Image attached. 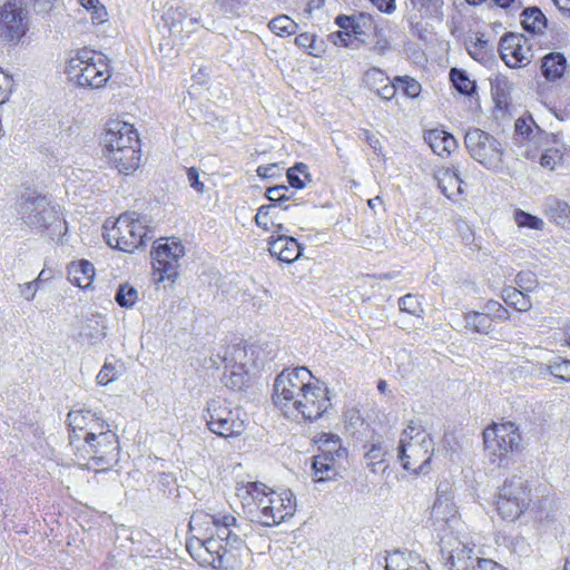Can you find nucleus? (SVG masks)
Masks as SVG:
<instances>
[{
	"instance_id": "obj_16",
	"label": "nucleus",
	"mask_w": 570,
	"mask_h": 570,
	"mask_svg": "<svg viewBox=\"0 0 570 570\" xmlns=\"http://www.w3.org/2000/svg\"><path fill=\"white\" fill-rule=\"evenodd\" d=\"M501 59L511 68L528 65L532 57L529 39L520 33H509L499 43Z\"/></svg>"
},
{
	"instance_id": "obj_59",
	"label": "nucleus",
	"mask_w": 570,
	"mask_h": 570,
	"mask_svg": "<svg viewBox=\"0 0 570 570\" xmlns=\"http://www.w3.org/2000/svg\"><path fill=\"white\" fill-rule=\"evenodd\" d=\"M354 36H363L373 26V18L371 14L365 12H358L354 14Z\"/></svg>"
},
{
	"instance_id": "obj_53",
	"label": "nucleus",
	"mask_w": 570,
	"mask_h": 570,
	"mask_svg": "<svg viewBox=\"0 0 570 570\" xmlns=\"http://www.w3.org/2000/svg\"><path fill=\"white\" fill-rule=\"evenodd\" d=\"M562 160V154L558 148L546 149L539 158L540 165L549 170H554Z\"/></svg>"
},
{
	"instance_id": "obj_47",
	"label": "nucleus",
	"mask_w": 570,
	"mask_h": 570,
	"mask_svg": "<svg viewBox=\"0 0 570 570\" xmlns=\"http://www.w3.org/2000/svg\"><path fill=\"white\" fill-rule=\"evenodd\" d=\"M389 80L390 78L379 68L368 69L363 77L364 86L374 92Z\"/></svg>"
},
{
	"instance_id": "obj_34",
	"label": "nucleus",
	"mask_w": 570,
	"mask_h": 570,
	"mask_svg": "<svg viewBox=\"0 0 570 570\" xmlns=\"http://www.w3.org/2000/svg\"><path fill=\"white\" fill-rule=\"evenodd\" d=\"M366 452L364 454L367 465L372 468V471L377 472L376 465L384 463L385 455L389 452L387 445L380 439L372 441L370 444H365Z\"/></svg>"
},
{
	"instance_id": "obj_29",
	"label": "nucleus",
	"mask_w": 570,
	"mask_h": 570,
	"mask_svg": "<svg viewBox=\"0 0 570 570\" xmlns=\"http://www.w3.org/2000/svg\"><path fill=\"white\" fill-rule=\"evenodd\" d=\"M225 371L220 379L222 383L232 391H243L249 384L248 370H238L235 367L224 366Z\"/></svg>"
},
{
	"instance_id": "obj_31",
	"label": "nucleus",
	"mask_w": 570,
	"mask_h": 570,
	"mask_svg": "<svg viewBox=\"0 0 570 570\" xmlns=\"http://www.w3.org/2000/svg\"><path fill=\"white\" fill-rule=\"evenodd\" d=\"M107 326L102 320L91 317L86 321L80 335L91 345L99 344L106 337Z\"/></svg>"
},
{
	"instance_id": "obj_49",
	"label": "nucleus",
	"mask_w": 570,
	"mask_h": 570,
	"mask_svg": "<svg viewBox=\"0 0 570 570\" xmlns=\"http://www.w3.org/2000/svg\"><path fill=\"white\" fill-rule=\"evenodd\" d=\"M275 204L262 205L255 215L257 226L265 230H269V224L275 225L273 222V217H275Z\"/></svg>"
},
{
	"instance_id": "obj_37",
	"label": "nucleus",
	"mask_w": 570,
	"mask_h": 570,
	"mask_svg": "<svg viewBox=\"0 0 570 570\" xmlns=\"http://www.w3.org/2000/svg\"><path fill=\"white\" fill-rule=\"evenodd\" d=\"M547 212L557 225L563 226L570 220V205L564 200L557 198L549 200Z\"/></svg>"
},
{
	"instance_id": "obj_9",
	"label": "nucleus",
	"mask_w": 570,
	"mask_h": 570,
	"mask_svg": "<svg viewBox=\"0 0 570 570\" xmlns=\"http://www.w3.org/2000/svg\"><path fill=\"white\" fill-rule=\"evenodd\" d=\"M293 404L283 414L293 420L299 417L306 421L317 420L323 416L331 406L327 389L309 383Z\"/></svg>"
},
{
	"instance_id": "obj_1",
	"label": "nucleus",
	"mask_w": 570,
	"mask_h": 570,
	"mask_svg": "<svg viewBox=\"0 0 570 570\" xmlns=\"http://www.w3.org/2000/svg\"><path fill=\"white\" fill-rule=\"evenodd\" d=\"M210 518L215 530L199 543V549L206 553L203 561L213 568L240 569L249 552L243 539L246 535L243 524L232 514H213Z\"/></svg>"
},
{
	"instance_id": "obj_19",
	"label": "nucleus",
	"mask_w": 570,
	"mask_h": 570,
	"mask_svg": "<svg viewBox=\"0 0 570 570\" xmlns=\"http://www.w3.org/2000/svg\"><path fill=\"white\" fill-rule=\"evenodd\" d=\"M448 482H441L436 488V499L431 509V515L436 521L450 522L455 518L458 511L450 493Z\"/></svg>"
},
{
	"instance_id": "obj_30",
	"label": "nucleus",
	"mask_w": 570,
	"mask_h": 570,
	"mask_svg": "<svg viewBox=\"0 0 570 570\" xmlns=\"http://www.w3.org/2000/svg\"><path fill=\"white\" fill-rule=\"evenodd\" d=\"M521 17L522 27L528 32L539 33L547 27V18L538 7L525 8Z\"/></svg>"
},
{
	"instance_id": "obj_46",
	"label": "nucleus",
	"mask_w": 570,
	"mask_h": 570,
	"mask_svg": "<svg viewBox=\"0 0 570 570\" xmlns=\"http://www.w3.org/2000/svg\"><path fill=\"white\" fill-rule=\"evenodd\" d=\"M299 175H303L306 179H309L311 176L307 171V166L303 163H297L295 166L287 170L286 177L291 187L296 189H302L305 187V181L301 178Z\"/></svg>"
},
{
	"instance_id": "obj_45",
	"label": "nucleus",
	"mask_w": 570,
	"mask_h": 570,
	"mask_svg": "<svg viewBox=\"0 0 570 570\" xmlns=\"http://www.w3.org/2000/svg\"><path fill=\"white\" fill-rule=\"evenodd\" d=\"M90 410H73L67 415L69 428L79 431H87L89 426L90 415H94Z\"/></svg>"
},
{
	"instance_id": "obj_7",
	"label": "nucleus",
	"mask_w": 570,
	"mask_h": 570,
	"mask_svg": "<svg viewBox=\"0 0 570 570\" xmlns=\"http://www.w3.org/2000/svg\"><path fill=\"white\" fill-rule=\"evenodd\" d=\"M464 145L471 158L484 168L495 170L501 167L504 149L494 136L480 128H469Z\"/></svg>"
},
{
	"instance_id": "obj_27",
	"label": "nucleus",
	"mask_w": 570,
	"mask_h": 570,
	"mask_svg": "<svg viewBox=\"0 0 570 570\" xmlns=\"http://www.w3.org/2000/svg\"><path fill=\"white\" fill-rule=\"evenodd\" d=\"M94 275V265L88 261H80L68 269V279L80 288H88Z\"/></svg>"
},
{
	"instance_id": "obj_44",
	"label": "nucleus",
	"mask_w": 570,
	"mask_h": 570,
	"mask_svg": "<svg viewBox=\"0 0 570 570\" xmlns=\"http://www.w3.org/2000/svg\"><path fill=\"white\" fill-rule=\"evenodd\" d=\"M138 298V293L136 288L128 283L119 285L116 295L115 301L117 304L121 307H131L135 305Z\"/></svg>"
},
{
	"instance_id": "obj_6",
	"label": "nucleus",
	"mask_w": 570,
	"mask_h": 570,
	"mask_svg": "<svg viewBox=\"0 0 570 570\" xmlns=\"http://www.w3.org/2000/svg\"><path fill=\"white\" fill-rule=\"evenodd\" d=\"M531 502V488L521 475L514 474L505 479L498 489L497 511L504 520H517L529 509Z\"/></svg>"
},
{
	"instance_id": "obj_4",
	"label": "nucleus",
	"mask_w": 570,
	"mask_h": 570,
	"mask_svg": "<svg viewBox=\"0 0 570 570\" xmlns=\"http://www.w3.org/2000/svg\"><path fill=\"white\" fill-rule=\"evenodd\" d=\"M66 73L77 86L90 89L102 88L111 76L106 57L87 48L68 60Z\"/></svg>"
},
{
	"instance_id": "obj_63",
	"label": "nucleus",
	"mask_w": 570,
	"mask_h": 570,
	"mask_svg": "<svg viewBox=\"0 0 570 570\" xmlns=\"http://www.w3.org/2000/svg\"><path fill=\"white\" fill-rule=\"evenodd\" d=\"M288 237L286 235H277V237L272 236L268 240V250L272 256L279 257L282 255L283 249L288 244Z\"/></svg>"
},
{
	"instance_id": "obj_24",
	"label": "nucleus",
	"mask_w": 570,
	"mask_h": 570,
	"mask_svg": "<svg viewBox=\"0 0 570 570\" xmlns=\"http://www.w3.org/2000/svg\"><path fill=\"white\" fill-rule=\"evenodd\" d=\"M424 139L430 145L432 150L440 156L443 153L450 155L458 147L456 139L444 130H429L425 134Z\"/></svg>"
},
{
	"instance_id": "obj_15",
	"label": "nucleus",
	"mask_w": 570,
	"mask_h": 570,
	"mask_svg": "<svg viewBox=\"0 0 570 570\" xmlns=\"http://www.w3.org/2000/svg\"><path fill=\"white\" fill-rule=\"evenodd\" d=\"M87 452L91 454V460L101 471H107L117 464L119 460L118 436L110 429L95 441H86Z\"/></svg>"
},
{
	"instance_id": "obj_42",
	"label": "nucleus",
	"mask_w": 570,
	"mask_h": 570,
	"mask_svg": "<svg viewBox=\"0 0 570 570\" xmlns=\"http://www.w3.org/2000/svg\"><path fill=\"white\" fill-rule=\"evenodd\" d=\"M514 222L520 228H530L535 230H542L544 227V222L538 217L534 216L528 212H524L522 209H515L514 214Z\"/></svg>"
},
{
	"instance_id": "obj_28",
	"label": "nucleus",
	"mask_w": 570,
	"mask_h": 570,
	"mask_svg": "<svg viewBox=\"0 0 570 570\" xmlns=\"http://www.w3.org/2000/svg\"><path fill=\"white\" fill-rule=\"evenodd\" d=\"M531 511L534 522H537L542 530H547L556 522V511L551 500L547 498L538 500Z\"/></svg>"
},
{
	"instance_id": "obj_18",
	"label": "nucleus",
	"mask_w": 570,
	"mask_h": 570,
	"mask_svg": "<svg viewBox=\"0 0 570 570\" xmlns=\"http://www.w3.org/2000/svg\"><path fill=\"white\" fill-rule=\"evenodd\" d=\"M441 554L450 570H474L475 564H479L482 559L474 553L473 548L456 539L453 542L442 540Z\"/></svg>"
},
{
	"instance_id": "obj_38",
	"label": "nucleus",
	"mask_w": 570,
	"mask_h": 570,
	"mask_svg": "<svg viewBox=\"0 0 570 570\" xmlns=\"http://www.w3.org/2000/svg\"><path fill=\"white\" fill-rule=\"evenodd\" d=\"M450 80L453 87L462 95L472 96L475 92V82L470 80L466 72L462 69L452 68L450 70Z\"/></svg>"
},
{
	"instance_id": "obj_61",
	"label": "nucleus",
	"mask_w": 570,
	"mask_h": 570,
	"mask_svg": "<svg viewBox=\"0 0 570 570\" xmlns=\"http://www.w3.org/2000/svg\"><path fill=\"white\" fill-rule=\"evenodd\" d=\"M533 126L535 129L539 130V127L534 124L532 119H523L519 118L515 121V132L522 137H524L528 140H531L533 138Z\"/></svg>"
},
{
	"instance_id": "obj_51",
	"label": "nucleus",
	"mask_w": 570,
	"mask_h": 570,
	"mask_svg": "<svg viewBox=\"0 0 570 570\" xmlns=\"http://www.w3.org/2000/svg\"><path fill=\"white\" fill-rule=\"evenodd\" d=\"M465 46L470 56L475 60H483L489 49V42L483 37H476L475 41L469 40Z\"/></svg>"
},
{
	"instance_id": "obj_58",
	"label": "nucleus",
	"mask_w": 570,
	"mask_h": 570,
	"mask_svg": "<svg viewBox=\"0 0 570 570\" xmlns=\"http://www.w3.org/2000/svg\"><path fill=\"white\" fill-rule=\"evenodd\" d=\"M515 284L523 293L532 292L538 286L537 276L530 271L520 272L515 276Z\"/></svg>"
},
{
	"instance_id": "obj_3",
	"label": "nucleus",
	"mask_w": 570,
	"mask_h": 570,
	"mask_svg": "<svg viewBox=\"0 0 570 570\" xmlns=\"http://www.w3.org/2000/svg\"><path fill=\"white\" fill-rule=\"evenodd\" d=\"M433 451V439L411 421L403 430L397 446V458L403 469L414 473H426Z\"/></svg>"
},
{
	"instance_id": "obj_52",
	"label": "nucleus",
	"mask_w": 570,
	"mask_h": 570,
	"mask_svg": "<svg viewBox=\"0 0 570 570\" xmlns=\"http://www.w3.org/2000/svg\"><path fill=\"white\" fill-rule=\"evenodd\" d=\"M395 82L401 85L402 92L409 98H415L421 92L420 82L409 76H397Z\"/></svg>"
},
{
	"instance_id": "obj_55",
	"label": "nucleus",
	"mask_w": 570,
	"mask_h": 570,
	"mask_svg": "<svg viewBox=\"0 0 570 570\" xmlns=\"http://www.w3.org/2000/svg\"><path fill=\"white\" fill-rule=\"evenodd\" d=\"M483 311L492 321H507L510 317L509 311L502 304L493 299L485 303Z\"/></svg>"
},
{
	"instance_id": "obj_11",
	"label": "nucleus",
	"mask_w": 570,
	"mask_h": 570,
	"mask_svg": "<svg viewBox=\"0 0 570 570\" xmlns=\"http://www.w3.org/2000/svg\"><path fill=\"white\" fill-rule=\"evenodd\" d=\"M257 509L259 511L258 521L264 527H273L294 515L296 500L291 490H284L279 493L271 490L268 498L259 500Z\"/></svg>"
},
{
	"instance_id": "obj_23",
	"label": "nucleus",
	"mask_w": 570,
	"mask_h": 570,
	"mask_svg": "<svg viewBox=\"0 0 570 570\" xmlns=\"http://www.w3.org/2000/svg\"><path fill=\"white\" fill-rule=\"evenodd\" d=\"M435 179L438 180V185L444 196L451 198L454 195V189L456 194H462V179L460 177V170L456 166L452 168H445L435 174Z\"/></svg>"
},
{
	"instance_id": "obj_36",
	"label": "nucleus",
	"mask_w": 570,
	"mask_h": 570,
	"mask_svg": "<svg viewBox=\"0 0 570 570\" xmlns=\"http://www.w3.org/2000/svg\"><path fill=\"white\" fill-rule=\"evenodd\" d=\"M502 298L508 305L513 306L519 312H527L532 306L529 296L515 287L503 288Z\"/></svg>"
},
{
	"instance_id": "obj_40",
	"label": "nucleus",
	"mask_w": 570,
	"mask_h": 570,
	"mask_svg": "<svg viewBox=\"0 0 570 570\" xmlns=\"http://www.w3.org/2000/svg\"><path fill=\"white\" fill-rule=\"evenodd\" d=\"M122 367V364L118 361L110 362L109 360H106L104 366L99 371L96 380L99 385H108L109 383L116 381L120 376V368Z\"/></svg>"
},
{
	"instance_id": "obj_39",
	"label": "nucleus",
	"mask_w": 570,
	"mask_h": 570,
	"mask_svg": "<svg viewBox=\"0 0 570 570\" xmlns=\"http://www.w3.org/2000/svg\"><path fill=\"white\" fill-rule=\"evenodd\" d=\"M268 28L277 36H291L297 30V23L292 20L288 16H278L272 19L268 23Z\"/></svg>"
},
{
	"instance_id": "obj_8",
	"label": "nucleus",
	"mask_w": 570,
	"mask_h": 570,
	"mask_svg": "<svg viewBox=\"0 0 570 570\" xmlns=\"http://www.w3.org/2000/svg\"><path fill=\"white\" fill-rule=\"evenodd\" d=\"M312 377V373L305 366L282 371L274 382V404L284 412L309 386Z\"/></svg>"
},
{
	"instance_id": "obj_60",
	"label": "nucleus",
	"mask_w": 570,
	"mask_h": 570,
	"mask_svg": "<svg viewBox=\"0 0 570 570\" xmlns=\"http://www.w3.org/2000/svg\"><path fill=\"white\" fill-rule=\"evenodd\" d=\"M332 42L336 46H343L355 49L358 47V39L356 36L352 38V33L347 31H336L330 35Z\"/></svg>"
},
{
	"instance_id": "obj_20",
	"label": "nucleus",
	"mask_w": 570,
	"mask_h": 570,
	"mask_svg": "<svg viewBox=\"0 0 570 570\" xmlns=\"http://www.w3.org/2000/svg\"><path fill=\"white\" fill-rule=\"evenodd\" d=\"M385 570H430V568L416 552L394 550L385 557Z\"/></svg>"
},
{
	"instance_id": "obj_22",
	"label": "nucleus",
	"mask_w": 570,
	"mask_h": 570,
	"mask_svg": "<svg viewBox=\"0 0 570 570\" xmlns=\"http://www.w3.org/2000/svg\"><path fill=\"white\" fill-rule=\"evenodd\" d=\"M346 459H338L330 454H316L313 458V471L316 482L333 480L340 475L344 469L343 463Z\"/></svg>"
},
{
	"instance_id": "obj_17",
	"label": "nucleus",
	"mask_w": 570,
	"mask_h": 570,
	"mask_svg": "<svg viewBox=\"0 0 570 570\" xmlns=\"http://www.w3.org/2000/svg\"><path fill=\"white\" fill-rule=\"evenodd\" d=\"M102 144L106 153L134 146L140 148V140L137 130L129 122L118 119H111L107 122L105 134L102 136Z\"/></svg>"
},
{
	"instance_id": "obj_54",
	"label": "nucleus",
	"mask_w": 570,
	"mask_h": 570,
	"mask_svg": "<svg viewBox=\"0 0 570 570\" xmlns=\"http://www.w3.org/2000/svg\"><path fill=\"white\" fill-rule=\"evenodd\" d=\"M399 307L402 312H406L414 316H420L423 312L421 303L413 294H406L399 299Z\"/></svg>"
},
{
	"instance_id": "obj_62",
	"label": "nucleus",
	"mask_w": 570,
	"mask_h": 570,
	"mask_svg": "<svg viewBox=\"0 0 570 570\" xmlns=\"http://www.w3.org/2000/svg\"><path fill=\"white\" fill-rule=\"evenodd\" d=\"M284 191H288V187L285 185H276L266 189L265 196L271 202V204H275L276 207L281 206L283 202H285Z\"/></svg>"
},
{
	"instance_id": "obj_10",
	"label": "nucleus",
	"mask_w": 570,
	"mask_h": 570,
	"mask_svg": "<svg viewBox=\"0 0 570 570\" xmlns=\"http://www.w3.org/2000/svg\"><path fill=\"white\" fill-rule=\"evenodd\" d=\"M205 420L208 429L218 436H237L245 430L240 409H230L219 400H212L206 410Z\"/></svg>"
},
{
	"instance_id": "obj_35",
	"label": "nucleus",
	"mask_w": 570,
	"mask_h": 570,
	"mask_svg": "<svg viewBox=\"0 0 570 570\" xmlns=\"http://www.w3.org/2000/svg\"><path fill=\"white\" fill-rule=\"evenodd\" d=\"M411 2L422 19L441 20L443 18V0H411Z\"/></svg>"
},
{
	"instance_id": "obj_13",
	"label": "nucleus",
	"mask_w": 570,
	"mask_h": 570,
	"mask_svg": "<svg viewBox=\"0 0 570 570\" xmlns=\"http://www.w3.org/2000/svg\"><path fill=\"white\" fill-rule=\"evenodd\" d=\"M28 30V11L22 0H9L0 9V40L18 43Z\"/></svg>"
},
{
	"instance_id": "obj_48",
	"label": "nucleus",
	"mask_w": 570,
	"mask_h": 570,
	"mask_svg": "<svg viewBox=\"0 0 570 570\" xmlns=\"http://www.w3.org/2000/svg\"><path fill=\"white\" fill-rule=\"evenodd\" d=\"M107 429H109V424L106 421L97 416L96 413L90 415L89 426L83 435V441H95L96 438L104 435Z\"/></svg>"
},
{
	"instance_id": "obj_32",
	"label": "nucleus",
	"mask_w": 570,
	"mask_h": 570,
	"mask_svg": "<svg viewBox=\"0 0 570 570\" xmlns=\"http://www.w3.org/2000/svg\"><path fill=\"white\" fill-rule=\"evenodd\" d=\"M318 442V454L335 455L338 459L347 458V450L342 446L341 439L337 435L323 433Z\"/></svg>"
},
{
	"instance_id": "obj_12",
	"label": "nucleus",
	"mask_w": 570,
	"mask_h": 570,
	"mask_svg": "<svg viewBox=\"0 0 570 570\" xmlns=\"http://www.w3.org/2000/svg\"><path fill=\"white\" fill-rule=\"evenodd\" d=\"M521 440L518 426L512 422L493 424L483 431L485 450L500 462L509 452L520 451Z\"/></svg>"
},
{
	"instance_id": "obj_25",
	"label": "nucleus",
	"mask_w": 570,
	"mask_h": 570,
	"mask_svg": "<svg viewBox=\"0 0 570 570\" xmlns=\"http://www.w3.org/2000/svg\"><path fill=\"white\" fill-rule=\"evenodd\" d=\"M567 68V59L561 52H550L542 58L541 73L548 81L560 79Z\"/></svg>"
},
{
	"instance_id": "obj_57",
	"label": "nucleus",
	"mask_w": 570,
	"mask_h": 570,
	"mask_svg": "<svg viewBox=\"0 0 570 570\" xmlns=\"http://www.w3.org/2000/svg\"><path fill=\"white\" fill-rule=\"evenodd\" d=\"M266 490L267 487L262 482H248L243 489L245 494L250 497L256 505L261 499L269 497V492Z\"/></svg>"
},
{
	"instance_id": "obj_41",
	"label": "nucleus",
	"mask_w": 570,
	"mask_h": 570,
	"mask_svg": "<svg viewBox=\"0 0 570 570\" xmlns=\"http://www.w3.org/2000/svg\"><path fill=\"white\" fill-rule=\"evenodd\" d=\"M511 86L507 78H497L492 85V94L497 107L503 108L509 105Z\"/></svg>"
},
{
	"instance_id": "obj_21",
	"label": "nucleus",
	"mask_w": 570,
	"mask_h": 570,
	"mask_svg": "<svg viewBox=\"0 0 570 570\" xmlns=\"http://www.w3.org/2000/svg\"><path fill=\"white\" fill-rule=\"evenodd\" d=\"M109 163L112 164L120 174L129 175L140 165V148L127 146L117 150L106 153Z\"/></svg>"
},
{
	"instance_id": "obj_64",
	"label": "nucleus",
	"mask_w": 570,
	"mask_h": 570,
	"mask_svg": "<svg viewBox=\"0 0 570 570\" xmlns=\"http://www.w3.org/2000/svg\"><path fill=\"white\" fill-rule=\"evenodd\" d=\"M397 91V82L386 81L383 86H381L375 94L383 100H391Z\"/></svg>"
},
{
	"instance_id": "obj_43",
	"label": "nucleus",
	"mask_w": 570,
	"mask_h": 570,
	"mask_svg": "<svg viewBox=\"0 0 570 570\" xmlns=\"http://www.w3.org/2000/svg\"><path fill=\"white\" fill-rule=\"evenodd\" d=\"M216 4L228 18L240 17L246 13V0H217Z\"/></svg>"
},
{
	"instance_id": "obj_56",
	"label": "nucleus",
	"mask_w": 570,
	"mask_h": 570,
	"mask_svg": "<svg viewBox=\"0 0 570 570\" xmlns=\"http://www.w3.org/2000/svg\"><path fill=\"white\" fill-rule=\"evenodd\" d=\"M302 255V247L294 237H288V244L283 249L278 259L284 263H293Z\"/></svg>"
},
{
	"instance_id": "obj_33",
	"label": "nucleus",
	"mask_w": 570,
	"mask_h": 570,
	"mask_svg": "<svg viewBox=\"0 0 570 570\" xmlns=\"http://www.w3.org/2000/svg\"><path fill=\"white\" fill-rule=\"evenodd\" d=\"M465 327L473 333L490 334L492 331V320L485 312L471 311L464 315Z\"/></svg>"
},
{
	"instance_id": "obj_2",
	"label": "nucleus",
	"mask_w": 570,
	"mask_h": 570,
	"mask_svg": "<svg viewBox=\"0 0 570 570\" xmlns=\"http://www.w3.org/2000/svg\"><path fill=\"white\" fill-rule=\"evenodd\" d=\"M19 212L22 222L39 229L52 240H59L67 232V224L57 208L41 195L27 193L21 196Z\"/></svg>"
},
{
	"instance_id": "obj_50",
	"label": "nucleus",
	"mask_w": 570,
	"mask_h": 570,
	"mask_svg": "<svg viewBox=\"0 0 570 570\" xmlns=\"http://www.w3.org/2000/svg\"><path fill=\"white\" fill-rule=\"evenodd\" d=\"M549 373L562 382H570V361L558 360L547 366Z\"/></svg>"
},
{
	"instance_id": "obj_14",
	"label": "nucleus",
	"mask_w": 570,
	"mask_h": 570,
	"mask_svg": "<svg viewBox=\"0 0 570 570\" xmlns=\"http://www.w3.org/2000/svg\"><path fill=\"white\" fill-rule=\"evenodd\" d=\"M184 254L180 242L166 239L165 243H159L151 253L155 281L159 283L167 279L174 283L178 275L179 259Z\"/></svg>"
},
{
	"instance_id": "obj_26",
	"label": "nucleus",
	"mask_w": 570,
	"mask_h": 570,
	"mask_svg": "<svg viewBox=\"0 0 570 570\" xmlns=\"http://www.w3.org/2000/svg\"><path fill=\"white\" fill-rule=\"evenodd\" d=\"M256 346H245L242 344H234L228 346L224 356L223 362L226 366L235 367L238 370H248V353L254 355Z\"/></svg>"
},
{
	"instance_id": "obj_5",
	"label": "nucleus",
	"mask_w": 570,
	"mask_h": 570,
	"mask_svg": "<svg viewBox=\"0 0 570 570\" xmlns=\"http://www.w3.org/2000/svg\"><path fill=\"white\" fill-rule=\"evenodd\" d=\"M104 228L106 243L110 247L126 253L142 248L150 239L146 222L136 213L121 214L111 227L104 225Z\"/></svg>"
}]
</instances>
